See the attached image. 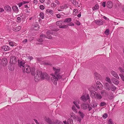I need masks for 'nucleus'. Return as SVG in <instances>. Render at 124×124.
Listing matches in <instances>:
<instances>
[{"label":"nucleus","mask_w":124,"mask_h":124,"mask_svg":"<svg viewBox=\"0 0 124 124\" xmlns=\"http://www.w3.org/2000/svg\"><path fill=\"white\" fill-rule=\"evenodd\" d=\"M53 68L54 73L51 74L52 76L51 79L53 83L56 85L57 84V81L62 78V76L60 73V69L54 67H53Z\"/></svg>","instance_id":"f257e3e1"},{"label":"nucleus","mask_w":124,"mask_h":124,"mask_svg":"<svg viewBox=\"0 0 124 124\" xmlns=\"http://www.w3.org/2000/svg\"><path fill=\"white\" fill-rule=\"evenodd\" d=\"M93 88L95 90V91L97 90L96 88H94L93 86H91L88 88L89 90L91 92V94H93L94 95V96L93 95L92 97L98 100L101 99L102 98V96L100 94L97 93L96 92L91 90V89H92Z\"/></svg>","instance_id":"f03ea898"},{"label":"nucleus","mask_w":124,"mask_h":124,"mask_svg":"<svg viewBox=\"0 0 124 124\" xmlns=\"http://www.w3.org/2000/svg\"><path fill=\"white\" fill-rule=\"evenodd\" d=\"M42 73L41 71H40L39 70H37L36 71L34 75V79L35 81L37 82L41 78V77Z\"/></svg>","instance_id":"7ed1b4c3"},{"label":"nucleus","mask_w":124,"mask_h":124,"mask_svg":"<svg viewBox=\"0 0 124 124\" xmlns=\"http://www.w3.org/2000/svg\"><path fill=\"white\" fill-rule=\"evenodd\" d=\"M23 72L24 73H29L31 71V69L30 66L28 65H24V67L22 68Z\"/></svg>","instance_id":"20e7f679"},{"label":"nucleus","mask_w":124,"mask_h":124,"mask_svg":"<svg viewBox=\"0 0 124 124\" xmlns=\"http://www.w3.org/2000/svg\"><path fill=\"white\" fill-rule=\"evenodd\" d=\"M90 99L89 96V94H87L86 96L85 95H82L80 98L81 100L85 102L86 101Z\"/></svg>","instance_id":"39448f33"},{"label":"nucleus","mask_w":124,"mask_h":124,"mask_svg":"<svg viewBox=\"0 0 124 124\" xmlns=\"http://www.w3.org/2000/svg\"><path fill=\"white\" fill-rule=\"evenodd\" d=\"M41 78L43 79H46L48 80L50 79V77L48 75L46 72H44L42 73L41 75Z\"/></svg>","instance_id":"423d86ee"},{"label":"nucleus","mask_w":124,"mask_h":124,"mask_svg":"<svg viewBox=\"0 0 124 124\" xmlns=\"http://www.w3.org/2000/svg\"><path fill=\"white\" fill-rule=\"evenodd\" d=\"M17 62L16 57L15 56H12L10 57V62L12 64H15Z\"/></svg>","instance_id":"0eeeda50"},{"label":"nucleus","mask_w":124,"mask_h":124,"mask_svg":"<svg viewBox=\"0 0 124 124\" xmlns=\"http://www.w3.org/2000/svg\"><path fill=\"white\" fill-rule=\"evenodd\" d=\"M46 33L47 37L46 38L49 39H51L52 38L51 35H54V33L52 31H49L46 32Z\"/></svg>","instance_id":"6e6552de"},{"label":"nucleus","mask_w":124,"mask_h":124,"mask_svg":"<svg viewBox=\"0 0 124 124\" xmlns=\"http://www.w3.org/2000/svg\"><path fill=\"white\" fill-rule=\"evenodd\" d=\"M96 86L98 89L101 90L102 89L103 85L99 81H97V82L96 84Z\"/></svg>","instance_id":"1a4fd4ad"},{"label":"nucleus","mask_w":124,"mask_h":124,"mask_svg":"<svg viewBox=\"0 0 124 124\" xmlns=\"http://www.w3.org/2000/svg\"><path fill=\"white\" fill-rule=\"evenodd\" d=\"M1 64L4 66H6L8 63V61L7 59L4 58L2 59L1 61Z\"/></svg>","instance_id":"9d476101"},{"label":"nucleus","mask_w":124,"mask_h":124,"mask_svg":"<svg viewBox=\"0 0 124 124\" xmlns=\"http://www.w3.org/2000/svg\"><path fill=\"white\" fill-rule=\"evenodd\" d=\"M95 23L97 25H100L103 24V22L101 19L96 20L94 21Z\"/></svg>","instance_id":"9b49d317"},{"label":"nucleus","mask_w":124,"mask_h":124,"mask_svg":"<svg viewBox=\"0 0 124 124\" xmlns=\"http://www.w3.org/2000/svg\"><path fill=\"white\" fill-rule=\"evenodd\" d=\"M40 38L38 39L37 40V41L39 42H42L43 41V39L45 38L46 37L44 34H42L40 35Z\"/></svg>","instance_id":"f8f14e48"},{"label":"nucleus","mask_w":124,"mask_h":124,"mask_svg":"<svg viewBox=\"0 0 124 124\" xmlns=\"http://www.w3.org/2000/svg\"><path fill=\"white\" fill-rule=\"evenodd\" d=\"M2 50L3 51H6L10 50V47L7 45H5L1 47Z\"/></svg>","instance_id":"ddd939ff"},{"label":"nucleus","mask_w":124,"mask_h":124,"mask_svg":"<svg viewBox=\"0 0 124 124\" xmlns=\"http://www.w3.org/2000/svg\"><path fill=\"white\" fill-rule=\"evenodd\" d=\"M95 77L97 80H100L101 79V75L97 72H95L94 73Z\"/></svg>","instance_id":"4468645a"},{"label":"nucleus","mask_w":124,"mask_h":124,"mask_svg":"<svg viewBox=\"0 0 124 124\" xmlns=\"http://www.w3.org/2000/svg\"><path fill=\"white\" fill-rule=\"evenodd\" d=\"M111 80L112 83L116 85H118L119 83V81L114 78H112Z\"/></svg>","instance_id":"2eb2a0df"},{"label":"nucleus","mask_w":124,"mask_h":124,"mask_svg":"<svg viewBox=\"0 0 124 124\" xmlns=\"http://www.w3.org/2000/svg\"><path fill=\"white\" fill-rule=\"evenodd\" d=\"M111 73L114 77L117 79H119V78L118 74L115 71H112L111 72Z\"/></svg>","instance_id":"dca6fc26"},{"label":"nucleus","mask_w":124,"mask_h":124,"mask_svg":"<svg viewBox=\"0 0 124 124\" xmlns=\"http://www.w3.org/2000/svg\"><path fill=\"white\" fill-rule=\"evenodd\" d=\"M106 6L109 8H111L113 6V4L111 1H108L106 4Z\"/></svg>","instance_id":"f3484780"},{"label":"nucleus","mask_w":124,"mask_h":124,"mask_svg":"<svg viewBox=\"0 0 124 124\" xmlns=\"http://www.w3.org/2000/svg\"><path fill=\"white\" fill-rule=\"evenodd\" d=\"M33 26V28L34 30H39V27L38 23L36 22Z\"/></svg>","instance_id":"a211bd4d"},{"label":"nucleus","mask_w":124,"mask_h":124,"mask_svg":"<svg viewBox=\"0 0 124 124\" xmlns=\"http://www.w3.org/2000/svg\"><path fill=\"white\" fill-rule=\"evenodd\" d=\"M18 62L19 66L20 67L22 68L24 67V65H25V62L23 61H21L20 62L19 61H18Z\"/></svg>","instance_id":"6ab92c4d"},{"label":"nucleus","mask_w":124,"mask_h":124,"mask_svg":"<svg viewBox=\"0 0 124 124\" xmlns=\"http://www.w3.org/2000/svg\"><path fill=\"white\" fill-rule=\"evenodd\" d=\"M105 89L107 90H109L111 89V86L109 84L107 83L105 84Z\"/></svg>","instance_id":"aec40b11"},{"label":"nucleus","mask_w":124,"mask_h":124,"mask_svg":"<svg viewBox=\"0 0 124 124\" xmlns=\"http://www.w3.org/2000/svg\"><path fill=\"white\" fill-rule=\"evenodd\" d=\"M81 107L82 109L84 110H85L88 108V104H83L81 105Z\"/></svg>","instance_id":"412c9836"},{"label":"nucleus","mask_w":124,"mask_h":124,"mask_svg":"<svg viewBox=\"0 0 124 124\" xmlns=\"http://www.w3.org/2000/svg\"><path fill=\"white\" fill-rule=\"evenodd\" d=\"M5 9L7 11L10 12L11 10V7L9 6H6L5 7Z\"/></svg>","instance_id":"4be33fe9"},{"label":"nucleus","mask_w":124,"mask_h":124,"mask_svg":"<svg viewBox=\"0 0 124 124\" xmlns=\"http://www.w3.org/2000/svg\"><path fill=\"white\" fill-rule=\"evenodd\" d=\"M12 8L13 11L16 13H17L18 12V9L17 7L16 6H14L12 7Z\"/></svg>","instance_id":"5701e85b"},{"label":"nucleus","mask_w":124,"mask_h":124,"mask_svg":"<svg viewBox=\"0 0 124 124\" xmlns=\"http://www.w3.org/2000/svg\"><path fill=\"white\" fill-rule=\"evenodd\" d=\"M21 29V27L20 26H18L15 28H14L13 30L14 31H18Z\"/></svg>","instance_id":"b1692460"},{"label":"nucleus","mask_w":124,"mask_h":124,"mask_svg":"<svg viewBox=\"0 0 124 124\" xmlns=\"http://www.w3.org/2000/svg\"><path fill=\"white\" fill-rule=\"evenodd\" d=\"M116 89V87L112 84L111 85L110 90L112 91H114Z\"/></svg>","instance_id":"393cba45"},{"label":"nucleus","mask_w":124,"mask_h":124,"mask_svg":"<svg viewBox=\"0 0 124 124\" xmlns=\"http://www.w3.org/2000/svg\"><path fill=\"white\" fill-rule=\"evenodd\" d=\"M78 113L81 118L82 119L85 116V115L81 111H79Z\"/></svg>","instance_id":"a878e982"},{"label":"nucleus","mask_w":124,"mask_h":124,"mask_svg":"<svg viewBox=\"0 0 124 124\" xmlns=\"http://www.w3.org/2000/svg\"><path fill=\"white\" fill-rule=\"evenodd\" d=\"M71 19L70 18H67L65 19L64 21V23H69L70 22Z\"/></svg>","instance_id":"bb28decb"},{"label":"nucleus","mask_w":124,"mask_h":124,"mask_svg":"<svg viewBox=\"0 0 124 124\" xmlns=\"http://www.w3.org/2000/svg\"><path fill=\"white\" fill-rule=\"evenodd\" d=\"M29 2L27 1H23L22 2H21L20 3L18 4V5L19 7H20L23 4L27 3H29Z\"/></svg>","instance_id":"cd10ccee"},{"label":"nucleus","mask_w":124,"mask_h":124,"mask_svg":"<svg viewBox=\"0 0 124 124\" xmlns=\"http://www.w3.org/2000/svg\"><path fill=\"white\" fill-rule=\"evenodd\" d=\"M63 23V22L62 21H59L57 22L56 24L58 26H61V25Z\"/></svg>","instance_id":"c85d7f7f"},{"label":"nucleus","mask_w":124,"mask_h":124,"mask_svg":"<svg viewBox=\"0 0 124 124\" xmlns=\"http://www.w3.org/2000/svg\"><path fill=\"white\" fill-rule=\"evenodd\" d=\"M45 121L46 122L48 123L49 124H51L52 123L51 120L49 118H46L45 119Z\"/></svg>","instance_id":"c756f323"},{"label":"nucleus","mask_w":124,"mask_h":124,"mask_svg":"<svg viewBox=\"0 0 124 124\" xmlns=\"http://www.w3.org/2000/svg\"><path fill=\"white\" fill-rule=\"evenodd\" d=\"M92 107L93 108L96 107L98 105L97 103L95 101L93 102L92 103Z\"/></svg>","instance_id":"7c9ffc66"},{"label":"nucleus","mask_w":124,"mask_h":124,"mask_svg":"<svg viewBox=\"0 0 124 124\" xmlns=\"http://www.w3.org/2000/svg\"><path fill=\"white\" fill-rule=\"evenodd\" d=\"M67 124H73L72 120L71 119H69L67 121Z\"/></svg>","instance_id":"2f4dec72"},{"label":"nucleus","mask_w":124,"mask_h":124,"mask_svg":"<svg viewBox=\"0 0 124 124\" xmlns=\"http://www.w3.org/2000/svg\"><path fill=\"white\" fill-rule=\"evenodd\" d=\"M99 7L98 4H96L94 7H93V10H95L99 9Z\"/></svg>","instance_id":"473e14b6"},{"label":"nucleus","mask_w":124,"mask_h":124,"mask_svg":"<svg viewBox=\"0 0 124 124\" xmlns=\"http://www.w3.org/2000/svg\"><path fill=\"white\" fill-rule=\"evenodd\" d=\"M31 69V73L32 75H34L35 74V68H32Z\"/></svg>","instance_id":"72a5a7b5"},{"label":"nucleus","mask_w":124,"mask_h":124,"mask_svg":"<svg viewBox=\"0 0 124 124\" xmlns=\"http://www.w3.org/2000/svg\"><path fill=\"white\" fill-rule=\"evenodd\" d=\"M105 80L110 84L111 83V82L110 80V79L109 77H106L105 79Z\"/></svg>","instance_id":"f704fd0d"},{"label":"nucleus","mask_w":124,"mask_h":124,"mask_svg":"<svg viewBox=\"0 0 124 124\" xmlns=\"http://www.w3.org/2000/svg\"><path fill=\"white\" fill-rule=\"evenodd\" d=\"M72 109L73 111L76 113H77V110L76 109L75 106L73 105L72 107Z\"/></svg>","instance_id":"c9c22d12"},{"label":"nucleus","mask_w":124,"mask_h":124,"mask_svg":"<svg viewBox=\"0 0 124 124\" xmlns=\"http://www.w3.org/2000/svg\"><path fill=\"white\" fill-rule=\"evenodd\" d=\"M109 30L108 29L106 30V31H105L104 33L107 35H108L109 34Z\"/></svg>","instance_id":"e433bc0d"},{"label":"nucleus","mask_w":124,"mask_h":124,"mask_svg":"<svg viewBox=\"0 0 124 124\" xmlns=\"http://www.w3.org/2000/svg\"><path fill=\"white\" fill-rule=\"evenodd\" d=\"M92 105L90 104V105L88 104V110L89 111H90L92 109Z\"/></svg>","instance_id":"4c0bfd02"},{"label":"nucleus","mask_w":124,"mask_h":124,"mask_svg":"<svg viewBox=\"0 0 124 124\" xmlns=\"http://www.w3.org/2000/svg\"><path fill=\"white\" fill-rule=\"evenodd\" d=\"M73 103L78 109H79L80 108V107L79 105L77 103V102L74 101L73 102Z\"/></svg>","instance_id":"58836bf2"},{"label":"nucleus","mask_w":124,"mask_h":124,"mask_svg":"<svg viewBox=\"0 0 124 124\" xmlns=\"http://www.w3.org/2000/svg\"><path fill=\"white\" fill-rule=\"evenodd\" d=\"M118 70H119L120 72L121 73L124 72V69L121 67H119L118 68Z\"/></svg>","instance_id":"ea45409f"},{"label":"nucleus","mask_w":124,"mask_h":124,"mask_svg":"<svg viewBox=\"0 0 124 124\" xmlns=\"http://www.w3.org/2000/svg\"><path fill=\"white\" fill-rule=\"evenodd\" d=\"M114 95L112 94V95H109L108 97V98L110 100H112L114 98Z\"/></svg>","instance_id":"a19ab883"},{"label":"nucleus","mask_w":124,"mask_h":124,"mask_svg":"<svg viewBox=\"0 0 124 124\" xmlns=\"http://www.w3.org/2000/svg\"><path fill=\"white\" fill-rule=\"evenodd\" d=\"M108 124H114L112 119H110L108 120Z\"/></svg>","instance_id":"79ce46f5"},{"label":"nucleus","mask_w":124,"mask_h":124,"mask_svg":"<svg viewBox=\"0 0 124 124\" xmlns=\"http://www.w3.org/2000/svg\"><path fill=\"white\" fill-rule=\"evenodd\" d=\"M81 118L80 117H78L76 119L77 121H78L79 123H80L81 120Z\"/></svg>","instance_id":"37998d69"},{"label":"nucleus","mask_w":124,"mask_h":124,"mask_svg":"<svg viewBox=\"0 0 124 124\" xmlns=\"http://www.w3.org/2000/svg\"><path fill=\"white\" fill-rule=\"evenodd\" d=\"M39 16L42 19L44 18V14L43 13L41 12L39 14Z\"/></svg>","instance_id":"c03bdc74"},{"label":"nucleus","mask_w":124,"mask_h":124,"mask_svg":"<svg viewBox=\"0 0 124 124\" xmlns=\"http://www.w3.org/2000/svg\"><path fill=\"white\" fill-rule=\"evenodd\" d=\"M106 105V103L105 102H101L100 104V106H103Z\"/></svg>","instance_id":"a18cd8bd"},{"label":"nucleus","mask_w":124,"mask_h":124,"mask_svg":"<svg viewBox=\"0 0 124 124\" xmlns=\"http://www.w3.org/2000/svg\"><path fill=\"white\" fill-rule=\"evenodd\" d=\"M68 27V25H64L62 26H59V27L61 28H66Z\"/></svg>","instance_id":"49530a36"},{"label":"nucleus","mask_w":124,"mask_h":124,"mask_svg":"<svg viewBox=\"0 0 124 124\" xmlns=\"http://www.w3.org/2000/svg\"><path fill=\"white\" fill-rule=\"evenodd\" d=\"M46 12L51 14L53 13V10H52L47 9L46 10Z\"/></svg>","instance_id":"de8ad7c7"},{"label":"nucleus","mask_w":124,"mask_h":124,"mask_svg":"<svg viewBox=\"0 0 124 124\" xmlns=\"http://www.w3.org/2000/svg\"><path fill=\"white\" fill-rule=\"evenodd\" d=\"M119 76L121 78V79L123 81H124V76L123 75L120 74Z\"/></svg>","instance_id":"09e8293b"},{"label":"nucleus","mask_w":124,"mask_h":124,"mask_svg":"<svg viewBox=\"0 0 124 124\" xmlns=\"http://www.w3.org/2000/svg\"><path fill=\"white\" fill-rule=\"evenodd\" d=\"M56 122L57 124H63L62 122H60L59 120H56Z\"/></svg>","instance_id":"8fccbe9b"},{"label":"nucleus","mask_w":124,"mask_h":124,"mask_svg":"<svg viewBox=\"0 0 124 124\" xmlns=\"http://www.w3.org/2000/svg\"><path fill=\"white\" fill-rule=\"evenodd\" d=\"M9 44L12 46H14L15 45L14 43L13 42L11 41L9 42Z\"/></svg>","instance_id":"3c124183"},{"label":"nucleus","mask_w":124,"mask_h":124,"mask_svg":"<svg viewBox=\"0 0 124 124\" xmlns=\"http://www.w3.org/2000/svg\"><path fill=\"white\" fill-rule=\"evenodd\" d=\"M72 3L73 4L75 5V6H77L78 5V3L77 1L74 0V1Z\"/></svg>","instance_id":"603ef678"},{"label":"nucleus","mask_w":124,"mask_h":124,"mask_svg":"<svg viewBox=\"0 0 124 124\" xmlns=\"http://www.w3.org/2000/svg\"><path fill=\"white\" fill-rule=\"evenodd\" d=\"M75 23L78 25H79L80 24V22L77 20H76V21L75 22Z\"/></svg>","instance_id":"864d4df0"},{"label":"nucleus","mask_w":124,"mask_h":124,"mask_svg":"<svg viewBox=\"0 0 124 124\" xmlns=\"http://www.w3.org/2000/svg\"><path fill=\"white\" fill-rule=\"evenodd\" d=\"M103 117L104 118H106L108 116V115L107 113H105L103 116Z\"/></svg>","instance_id":"5fc2aeb1"},{"label":"nucleus","mask_w":124,"mask_h":124,"mask_svg":"<svg viewBox=\"0 0 124 124\" xmlns=\"http://www.w3.org/2000/svg\"><path fill=\"white\" fill-rule=\"evenodd\" d=\"M78 10L77 9H74L73 10V13L74 15L76 14V13H77Z\"/></svg>","instance_id":"6e6d98bb"},{"label":"nucleus","mask_w":124,"mask_h":124,"mask_svg":"<svg viewBox=\"0 0 124 124\" xmlns=\"http://www.w3.org/2000/svg\"><path fill=\"white\" fill-rule=\"evenodd\" d=\"M67 5H65L64 6H62L60 7V8L61 9H63L65 8V7H67Z\"/></svg>","instance_id":"4d7b16f0"},{"label":"nucleus","mask_w":124,"mask_h":124,"mask_svg":"<svg viewBox=\"0 0 124 124\" xmlns=\"http://www.w3.org/2000/svg\"><path fill=\"white\" fill-rule=\"evenodd\" d=\"M51 5L52 7H55L56 6V4L54 3H52Z\"/></svg>","instance_id":"13d9d810"},{"label":"nucleus","mask_w":124,"mask_h":124,"mask_svg":"<svg viewBox=\"0 0 124 124\" xmlns=\"http://www.w3.org/2000/svg\"><path fill=\"white\" fill-rule=\"evenodd\" d=\"M40 9L41 10H43L44 9V7L43 5H40L39 7Z\"/></svg>","instance_id":"bf43d9fd"},{"label":"nucleus","mask_w":124,"mask_h":124,"mask_svg":"<svg viewBox=\"0 0 124 124\" xmlns=\"http://www.w3.org/2000/svg\"><path fill=\"white\" fill-rule=\"evenodd\" d=\"M21 18L19 17H18L17 18V22H20L21 21Z\"/></svg>","instance_id":"052dcab7"},{"label":"nucleus","mask_w":124,"mask_h":124,"mask_svg":"<svg viewBox=\"0 0 124 124\" xmlns=\"http://www.w3.org/2000/svg\"><path fill=\"white\" fill-rule=\"evenodd\" d=\"M42 58H38L37 59V61L38 62H40L42 60Z\"/></svg>","instance_id":"680f3d73"},{"label":"nucleus","mask_w":124,"mask_h":124,"mask_svg":"<svg viewBox=\"0 0 124 124\" xmlns=\"http://www.w3.org/2000/svg\"><path fill=\"white\" fill-rule=\"evenodd\" d=\"M105 90H103L101 91V94L102 95L104 93H105Z\"/></svg>","instance_id":"e2e57ef3"},{"label":"nucleus","mask_w":124,"mask_h":124,"mask_svg":"<svg viewBox=\"0 0 124 124\" xmlns=\"http://www.w3.org/2000/svg\"><path fill=\"white\" fill-rule=\"evenodd\" d=\"M28 40L27 39H25L23 40L22 41V42L24 43V44L26 43L27 42Z\"/></svg>","instance_id":"0e129e2a"},{"label":"nucleus","mask_w":124,"mask_h":124,"mask_svg":"<svg viewBox=\"0 0 124 124\" xmlns=\"http://www.w3.org/2000/svg\"><path fill=\"white\" fill-rule=\"evenodd\" d=\"M74 24L73 23H71V22L69 24H68V25L70 26H74Z\"/></svg>","instance_id":"69168bd1"},{"label":"nucleus","mask_w":124,"mask_h":124,"mask_svg":"<svg viewBox=\"0 0 124 124\" xmlns=\"http://www.w3.org/2000/svg\"><path fill=\"white\" fill-rule=\"evenodd\" d=\"M81 12H79L78 14L77 15V16L79 18L81 16Z\"/></svg>","instance_id":"338daca9"},{"label":"nucleus","mask_w":124,"mask_h":124,"mask_svg":"<svg viewBox=\"0 0 124 124\" xmlns=\"http://www.w3.org/2000/svg\"><path fill=\"white\" fill-rule=\"evenodd\" d=\"M56 16L58 18H60L61 17V16L59 14H57L56 15Z\"/></svg>","instance_id":"774afa93"}]
</instances>
